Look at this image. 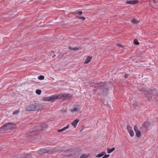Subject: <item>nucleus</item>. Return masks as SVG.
<instances>
[{"label": "nucleus", "instance_id": "1", "mask_svg": "<svg viewBox=\"0 0 158 158\" xmlns=\"http://www.w3.org/2000/svg\"><path fill=\"white\" fill-rule=\"evenodd\" d=\"M40 107L39 105H36L32 104L27 106L26 108V110L28 111H38L40 109Z\"/></svg>", "mask_w": 158, "mask_h": 158}, {"label": "nucleus", "instance_id": "2", "mask_svg": "<svg viewBox=\"0 0 158 158\" xmlns=\"http://www.w3.org/2000/svg\"><path fill=\"white\" fill-rule=\"evenodd\" d=\"M15 126L11 123H8L4 124L1 128H3L6 130L15 128Z\"/></svg>", "mask_w": 158, "mask_h": 158}, {"label": "nucleus", "instance_id": "3", "mask_svg": "<svg viewBox=\"0 0 158 158\" xmlns=\"http://www.w3.org/2000/svg\"><path fill=\"white\" fill-rule=\"evenodd\" d=\"M60 95H54L51 96L50 97H45L43 98L44 101H52L55 100L58 98H59Z\"/></svg>", "mask_w": 158, "mask_h": 158}, {"label": "nucleus", "instance_id": "4", "mask_svg": "<svg viewBox=\"0 0 158 158\" xmlns=\"http://www.w3.org/2000/svg\"><path fill=\"white\" fill-rule=\"evenodd\" d=\"M53 149H54V148H49L47 151H46V150L44 149H42L41 150L39 151V153L41 154H43L44 153H48L51 152L52 153H53L54 151H52Z\"/></svg>", "mask_w": 158, "mask_h": 158}, {"label": "nucleus", "instance_id": "5", "mask_svg": "<svg viewBox=\"0 0 158 158\" xmlns=\"http://www.w3.org/2000/svg\"><path fill=\"white\" fill-rule=\"evenodd\" d=\"M82 13V11H80L79 12H76L74 14L77 15L76 17L77 18H78L80 19H81L82 20H85V17H80L79 16Z\"/></svg>", "mask_w": 158, "mask_h": 158}, {"label": "nucleus", "instance_id": "6", "mask_svg": "<svg viewBox=\"0 0 158 158\" xmlns=\"http://www.w3.org/2000/svg\"><path fill=\"white\" fill-rule=\"evenodd\" d=\"M81 107L79 105H76L74 106L73 108L71 110V112H77L80 111Z\"/></svg>", "mask_w": 158, "mask_h": 158}, {"label": "nucleus", "instance_id": "7", "mask_svg": "<svg viewBox=\"0 0 158 158\" xmlns=\"http://www.w3.org/2000/svg\"><path fill=\"white\" fill-rule=\"evenodd\" d=\"M134 128L136 136L138 137H139L141 135L140 131L138 129L137 127L136 126H134Z\"/></svg>", "mask_w": 158, "mask_h": 158}, {"label": "nucleus", "instance_id": "8", "mask_svg": "<svg viewBox=\"0 0 158 158\" xmlns=\"http://www.w3.org/2000/svg\"><path fill=\"white\" fill-rule=\"evenodd\" d=\"M139 2V1L137 0L127 1L126 3L128 4L133 5L137 4Z\"/></svg>", "mask_w": 158, "mask_h": 158}, {"label": "nucleus", "instance_id": "9", "mask_svg": "<svg viewBox=\"0 0 158 158\" xmlns=\"http://www.w3.org/2000/svg\"><path fill=\"white\" fill-rule=\"evenodd\" d=\"M79 122V120L78 119H76L71 123V124L74 128H76L77 126V125Z\"/></svg>", "mask_w": 158, "mask_h": 158}, {"label": "nucleus", "instance_id": "10", "mask_svg": "<svg viewBox=\"0 0 158 158\" xmlns=\"http://www.w3.org/2000/svg\"><path fill=\"white\" fill-rule=\"evenodd\" d=\"M92 59V57L90 56H88L87 57L84 63V64H87Z\"/></svg>", "mask_w": 158, "mask_h": 158}, {"label": "nucleus", "instance_id": "11", "mask_svg": "<svg viewBox=\"0 0 158 158\" xmlns=\"http://www.w3.org/2000/svg\"><path fill=\"white\" fill-rule=\"evenodd\" d=\"M69 127V125L68 124L66 127H64L61 129H60L58 130L57 132H60L62 131H65L67 129H68Z\"/></svg>", "mask_w": 158, "mask_h": 158}, {"label": "nucleus", "instance_id": "12", "mask_svg": "<svg viewBox=\"0 0 158 158\" xmlns=\"http://www.w3.org/2000/svg\"><path fill=\"white\" fill-rule=\"evenodd\" d=\"M40 127V130H44L45 128L47 127V126L44 123L41 124Z\"/></svg>", "mask_w": 158, "mask_h": 158}, {"label": "nucleus", "instance_id": "13", "mask_svg": "<svg viewBox=\"0 0 158 158\" xmlns=\"http://www.w3.org/2000/svg\"><path fill=\"white\" fill-rule=\"evenodd\" d=\"M106 154V153L105 152H102L98 154L96 156V157L98 158L100 157H101L103 156V155H104Z\"/></svg>", "mask_w": 158, "mask_h": 158}, {"label": "nucleus", "instance_id": "14", "mask_svg": "<svg viewBox=\"0 0 158 158\" xmlns=\"http://www.w3.org/2000/svg\"><path fill=\"white\" fill-rule=\"evenodd\" d=\"M115 149V148H112L110 149L109 148H108L107 149V152L108 153H110L111 152H112L114 151Z\"/></svg>", "mask_w": 158, "mask_h": 158}, {"label": "nucleus", "instance_id": "15", "mask_svg": "<svg viewBox=\"0 0 158 158\" xmlns=\"http://www.w3.org/2000/svg\"><path fill=\"white\" fill-rule=\"evenodd\" d=\"M132 23L134 24H137L139 23V21L135 19H133L131 21Z\"/></svg>", "mask_w": 158, "mask_h": 158}, {"label": "nucleus", "instance_id": "16", "mask_svg": "<svg viewBox=\"0 0 158 158\" xmlns=\"http://www.w3.org/2000/svg\"><path fill=\"white\" fill-rule=\"evenodd\" d=\"M62 96L63 97H70L72 96V95L71 94H64L62 95Z\"/></svg>", "mask_w": 158, "mask_h": 158}, {"label": "nucleus", "instance_id": "17", "mask_svg": "<svg viewBox=\"0 0 158 158\" xmlns=\"http://www.w3.org/2000/svg\"><path fill=\"white\" fill-rule=\"evenodd\" d=\"M129 133L131 137H133L134 136V132L132 130L129 131Z\"/></svg>", "mask_w": 158, "mask_h": 158}, {"label": "nucleus", "instance_id": "18", "mask_svg": "<svg viewBox=\"0 0 158 158\" xmlns=\"http://www.w3.org/2000/svg\"><path fill=\"white\" fill-rule=\"evenodd\" d=\"M44 77L43 75H40L38 77V79L40 80H43L44 79Z\"/></svg>", "mask_w": 158, "mask_h": 158}, {"label": "nucleus", "instance_id": "19", "mask_svg": "<svg viewBox=\"0 0 158 158\" xmlns=\"http://www.w3.org/2000/svg\"><path fill=\"white\" fill-rule=\"evenodd\" d=\"M88 157V155L83 154L81 156V158H87Z\"/></svg>", "mask_w": 158, "mask_h": 158}, {"label": "nucleus", "instance_id": "20", "mask_svg": "<svg viewBox=\"0 0 158 158\" xmlns=\"http://www.w3.org/2000/svg\"><path fill=\"white\" fill-rule=\"evenodd\" d=\"M127 129L128 130V132L132 130V127L129 125H127Z\"/></svg>", "mask_w": 158, "mask_h": 158}, {"label": "nucleus", "instance_id": "21", "mask_svg": "<svg viewBox=\"0 0 158 158\" xmlns=\"http://www.w3.org/2000/svg\"><path fill=\"white\" fill-rule=\"evenodd\" d=\"M36 94L40 95L41 94V90L39 89H37L35 92Z\"/></svg>", "mask_w": 158, "mask_h": 158}, {"label": "nucleus", "instance_id": "22", "mask_svg": "<svg viewBox=\"0 0 158 158\" xmlns=\"http://www.w3.org/2000/svg\"><path fill=\"white\" fill-rule=\"evenodd\" d=\"M134 44L135 45H138L139 44V43L137 40H134Z\"/></svg>", "mask_w": 158, "mask_h": 158}, {"label": "nucleus", "instance_id": "23", "mask_svg": "<svg viewBox=\"0 0 158 158\" xmlns=\"http://www.w3.org/2000/svg\"><path fill=\"white\" fill-rule=\"evenodd\" d=\"M150 124V123L148 122H146L145 123H143V125H144L145 126H149Z\"/></svg>", "mask_w": 158, "mask_h": 158}, {"label": "nucleus", "instance_id": "24", "mask_svg": "<svg viewBox=\"0 0 158 158\" xmlns=\"http://www.w3.org/2000/svg\"><path fill=\"white\" fill-rule=\"evenodd\" d=\"M110 156V155L108 154V155H104V156H103L102 158H108V157H109Z\"/></svg>", "mask_w": 158, "mask_h": 158}, {"label": "nucleus", "instance_id": "25", "mask_svg": "<svg viewBox=\"0 0 158 158\" xmlns=\"http://www.w3.org/2000/svg\"><path fill=\"white\" fill-rule=\"evenodd\" d=\"M19 110H16V111H14L13 112V114H18V113H19Z\"/></svg>", "mask_w": 158, "mask_h": 158}, {"label": "nucleus", "instance_id": "26", "mask_svg": "<svg viewBox=\"0 0 158 158\" xmlns=\"http://www.w3.org/2000/svg\"><path fill=\"white\" fill-rule=\"evenodd\" d=\"M69 49L70 50H74L75 49V48H72L71 47H69Z\"/></svg>", "mask_w": 158, "mask_h": 158}, {"label": "nucleus", "instance_id": "27", "mask_svg": "<svg viewBox=\"0 0 158 158\" xmlns=\"http://www.w3.org/2000/svg\"><path fill=\"white\" fill-rule=\"evenodd\" d=\"M153 0V3L155 4H156L157 3V2L156 1V0Z\"/></svg>", "mask_w": 158, "mask_h": 158}, {"label": "nucleus", "instance_id": "28", "mask_svg": "<svg viewBox=\"0 0 158 158\" xmlns=\"http://www.w3.org/2000/svg\"><path fill=\"white\" fill-rule=\"evenodd\" d=\"M128 76V75L127 74H126L125 75V78H126Z\"/></svg>", "mask_w": 158, "mask_h": 158}, {"label": "nucleus", "instance_id": "29", "mask_svg": "<svg viewBox=\"0 0 158 158\" xmlns=\"http://www.w3.org/2000/svg\"><path fill=\"white\" fill-rule=\"evenodd\" d=\"M117 45L118 46H119V47H120L121 46V45L120 44H117Z\"/></svg>", "mask_w": 158, "mask_h": 158}, {"label": "nucleus", "instance_id": "30", "mask_svg": "<svg viewBox=\"0 0 158 158\" xmlns=\"http://www.w3.org/2000/svg\"><path fill=\"white\" fill-rule=\"evenodd\" d=\"M56 56V55H54V56H53V57H54V56Z\"/></svg>", "mask_w": 158, "mask_h": 158}]
</instances>
